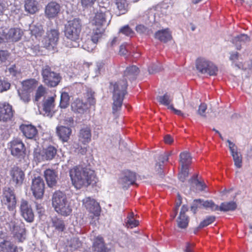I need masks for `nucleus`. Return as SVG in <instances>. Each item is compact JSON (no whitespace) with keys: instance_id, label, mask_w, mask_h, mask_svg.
I'll use <instances>...</instances> for the list:
<instances>
[{"instance_id":"f257e3e1","label":"nucleus","mask_w":252,"mask_h":252,"mask_svg":"<svg viewBox=\"0 0 252 252\" xmlns=\"http://www.w3.org/2000/svg\"><path fill=\"white\" fill-rule=\"evenodd\" d=\"M139 69L135 65L126 67L124 72L123 79L121 80L113 85V113L119 111L122 107L124 96L126 94L127 86V79L132 81L136 78L139 73Z\"/></svg>"},{"instance_id":"f03ea898","label":"nucleus","mask_w":252,"mask_h":252,"mask_svg":"<svg viewBox=\"0 0 252 252\" xmlns=\"http://www.w3.org/2000/svg\"><path fill=\"white\" fill-rule=\"evenodd\" d=\"M69 175L72 185L77 189L94 185L96 182L94 171L87 168L75 166L70 170Z\"/></svg>"},{"instance_id":"7ed1b4c3","label":"nucleus","mask_w":252,"mask_h":252,"mask_svg":"<svg viewBox=\"0 0 252 252\" xmlns=\"http://www.w3.org/2000/svg\"><path fill=\"white\" fill-rule=\"evenodd\" d=\"M81 28L82 24L79 18L70 20L65 25L64 35L69 40L66 45L67 47L76 48L80 46Z\"/></svg>"},{"instance_id":"20e7f679","label":"nucleus","mask_w":252,"mask_h":252,"mask_svg":"<svg viewBox=\"0 0 252 252\" xmlns=\"http://www.w3.org/2000/svg\"><path fill=\"white\" fill-rule=\"evenodd\" d=\"M52 205L55 210L62 216H69L72 212L69 199L65 194L61 191H57L53 194Z\"/></svg>"},{"instance_id":"39448f33","label":"nucleus","mask_w":252,"mask_h":252,"mask_svg":"<svg viewBox=\"0 0 252 252\" xmlns=\"http://www.w3.org/2000/svg\"><path fill=\"white\" fill-rule=\"evenodd\" d=\"M41 74L43 82L50 87L57 86L61 79L59 74L52 71L48 65H46L42 68Z\"/></svg>"},{"instance_id":"423d86ee","label":"nucleus","mask_w":252,"mask_h":252,"mask_svg":"<svg viewBox=\"0 0 252 252\" xmlns=\"http://www.w3.org/2000/svg\"><path fill=\"white\" fill-rule=\"evenodd\" d=\"M195 65L197 70L202 74L216 75L218 72L217 67L212 62L205 58H198Z\"/></svg>"},{"instance_id":"0eeeda50","label":"nucleus","mask_w":252,"mask_h":252,"mask_svg":"<svg viewBox=\"0 0 252 252\" xmlns=\"http://www.w3.org/2000/svg\"><path fill=\"white\" fill-rule=\"evenodd\" d=\"M57 244L58 252H70L76 250L82 245V242L78 237H68Z\"/></svg>"},{"instance_id":"6e6552de","label":"nucleus","mask_w":252,"mask_h":252,"mask_svg":"<svg viewBox=\"0 0 252 252\" xmlns=\"http://www.w3.org/2000/svg\"><path fill=\"white\" fill-rule=\"evenodd\" d=\"M57 154V149L50 146L42 150H36L34 152V158L38 162L50 160L53 159Z\"/></svg>"},{"instance_id":"1a4fd4ad","label":"nucleus","mask_w":252,"mask_h":252,"mask_svg":"<svg viewBox=\"0 0 252 252\" xmlns=\"http://www.w3.org/2000/svg\"><path fill=\"white\" fill-rule=\"evenodd\" d=\"M3 201L7 207L9 211L11 212L14 216L15 214L16 199L14 190L10 188H5L3 191Z\"/></svg>"},{"instance_id":"9d476101","label":"nucleus","mask_w":252,"mask_h":252,"mask_svg":"<svg viewBox=\"0 0 252 252\" xmlns=\"http://www.w3.org/2000/svg\"><path fill=\"white\" fill-rule=\"evenodd\" d=\"M59 34L58 30L56 29H51L48 31L41 41L44 47L48 49H53L59 41Z\"/></svg>"},{"instance_id":"9b49d317","label":"nucleus","mask_w":252,"mask_h":252,"mask_svg":"<svg viewBox=\"0 0 252 252\" xmlns=\"http://www.w3.org/2000/svg\"><path fill=\"white\" fill-rule=\"evenodd\" d=\"M45 189V184L43 179L39 176L32 179L31 190L34 197L37 200L43 198Z\"/></svg>"},{"instance_id":"f8f14e48","label":"nucleus","mask_w":252,"mask_h":252,"mask_svg":"<svg viewBox=\"0 0 252 252\" xmlns=\"http://www.w3.org/2000/svg\"><path fill=\"white\" fill-rule=\"evenodd\" d=\"M110 13L108 11L103 12L101 10L97 11L93 20H92V24L94 26V28H104L106 25L109 24L110 22V19L108 20L107 22V19L109 18Z\"/></svg>"},{"instance_id":"ddd939ff","label":"nucleus","mask_w":252,"mask_h":252,"mask_svg":"<svg viewBox=\"0 0 252 252\" xmlns=\"http://www.w3.org/2000/svg\"><path fill=\"white\" fill-rule=\"evenodd\" d=\"M10 149L11 155L19 159H22L25 155V146L22 141L19 139H14L10 143Z\"/></svg>"},{"instance_id":"4468645a","label":"nucleus","mask_w":252,"mask_h":252,"mask_svg":"<svg viewBox=\"0 0 252 252\" xmlns=\"http://www.w3.org/2000/svg\"><path fill=\"white\" fill-rule=\"evenodd\" d=\"M83 205L91 214L95 217H98L100 212V207L99 204L90 197L85 198L83 200Z\"/></svg>"},{"instance_id":"2eb2a0df","label":"nucleus","mask_w":252,"mask_h":252,"mask_svg":"<svg viewBox=\"0 0 252 252\" xmlns=\"http://www.w3.org/2000/svg\"><path fill=\"white\" fill-rule=\"evenodd\" d=\"M20 210L21 216L29 222L33 221L34 214L31 205L29 202L22 199L20 202Z\"/></svg>"},{"instance_id":"dca6fc26","label":"nucleus","mask_w":252,"mask_h":252,"mask_svg":"<svg viewBox=\"0 0 252 252\" xmlns=\"http://www.w3.org/2000/svg\"><path fill=\"white\" fill-rule=\"evenodd\" d=\"M61 9V6L59 3L55 1H51L45 7V15L49 19L55 18L58 16Z\"/></svg>"},{"instance_id":"f3484780","label":"nucleus","mask_w":252,"mask_h":252,"mask_svg":"<svg viewBox=\"0 0 252 252\" xmlns=\"http://www.w3.org/2000/svg\"><path fill=\"white\" fill-rule=\"evenodd\" d=\"M136 180L135 173L130 171L124 172L119 180V184L123 188H127L134 184Z\"/></svg>"},{"instance_id":"a211bd4d","label":"nucleus","mask_w":252,"mask_h":252,"mask_svg":"<svg viewBox=\"0 0 252 252\" xmlns=\"http://www.w3.org/2000/svg\"><path fill=\"white\" fill-rule=\"evenodd\" d=\"M12 181L16 187H20L24 180L25 174L21 168L17 166H14L10 172Z\"/></svg>"},{"instance_id":"6ab92c4d","label":"nucleus","mask_w":252,"mask_h":252,"mask_svg":"<svg viewBox=\"0 0 252 252\" xmlns=\"http://www.w3.org/2000/svg\"><path fill=\"white\" fill-rule=\"evenodd\" d=\"M43 115L51 118L54 113L55 98L53 96L48 97L43 102Z\"/></svg>"},{"instance_id":"aec40b11","label":"nucleus","mask_w":252,"mask_h":252,"mask_svg":"<svg viewBox=\"0 0 252 252\" xmlns=\"http://www.w3.org/2000/svg\"><path fill=\"white\" fill-rule=\"evenodd\" d=\"M12 106L8 103H3L0 104V121L7 122L13 117Z\"/></svg>"},{"instance_id":"412c9836","label":"nucleus","mask_w":252,"mask_h":252,"mask_svg":"<svg viewBox=\"0 0 252 252\" xmlns=\"http://www.w3.org/2000/svg\"><path fill=\"white\" fill-rule=\"evenodd\" d=\"M44 176L47 185L50 188L55 187L57 183L58 174L53 169H47L44 172Z\"/></svg>"},{"instance_id":"4be33fe9","label":"nucleus","mask_w":252,"mask_h":252,"mask_svg":"<svg viewBox=\"0 0 252 252\" xmlns=\"http://www.w3.org/2000/svg\"><path fill=\"white\" fill-rule=\"evenodd\" d=\"M56 132L59 138L63 142H67L72 132L70 127L65 126H58L56 127Z\"/></svg>"},{"instance_id":"5701e85b","label":"nucleus","mask_w":252,"mask_h":252,"mask_svg":"<svg viewBox=\"0 0 252 252\" xmlns=\"http://www.w3.org/2000/svg\"><path fill=\"white\" fill-rule=\"evenodd\" d=\"M250 41L249 36L246 34H241L238 35L231 40L232 43L235 45L236 49L240 50L242 48V46L244 45Z\"/></svg>"},{"instance_id":"b1692460","label":"nucleus","mask_w":252,"mask_h":252,"mask_svg":"<svg viewBox=\"0 0 252 252\" xmlns=\"http://www.w3.org/2000/svg\"><path fill=\"white\" fill-rule=\"evenodd\" d=\"M93 247L96 252H113V250L105 247L102 237H95Z\"/></svg>"},{"instance_id":"393cba45","label":"nucleus","mask_w":252,"mask_h":252,"mask_svg":"<svg viewBox=\"0 0 252 252\" xmlns=\"http://www.w3.org/2000/svg\"><path fill=\"white\" fill-rule=\"evenodd\" d=\"M24 7L25 11L30 14H34L39 10V3L35 0H26Z\"/></svg>"},{"instance_id":"a878e982","label":"nucleus","mask_w":252,"mask_h":252,"mask_svg":"<svg viewBox=\"0 0 252 252\" xmlns=\"http://www.w3.org/2000/svg\"><path fill=\"white\" fill-rule=\"evenodd\" d=\"M20 130L23 134L28 138H33L37 133L36 127L32 125H21Z\"/></svg>"},{"instance_id":"bb28decb","label":"nucleus","mask_w":252,"mask_h":252,"mask_svg":"<svg viewBox=\"0 0 252 252\" xmlns=\"http://www.w3.org/2000/svg\"><path fill=\"white\" fill-rule=\"evenodd\" d=\"M29 30L32 35H34L38 40L41 39L42 35L44 33L42 26L38 23L30 25Z\"/></svg>"},{"instance_id":"cd10ccee","label":"nucleus","mask_w":252,"mask_h":252,"mask_svg":"<svg viewBox=\"0 0 252 252\" xmlns=\"http://www.w3.org/2000/svg\"><path fill=\"white\" fill-rule=\"evenodd\" d=\"M91 131L89 127L86 126L79 131V140L84 144L89 143L91 140Z\"/></svg>"},{"instance_id":"c85d7f7f","label":"nucleus","mask_w":252,"mask_h":252,"mask_svg":"<svg viewBox=\"0 0 252 252\" xmlns=\"http://www.w3.org/2000/svg\"><path fill=\"white\" fill-rule=\"evenodd\" d=\"M0 248L3 252H18L19 250L23 251L21 247L17 248L11 242L6 240L0 241Z\"/></svg>"},{"instance_id":"c756f323","label":"nucleus","mask_w":252,"mask_h":252,"mask_svg":"<svg viewBox=\"0 0 252 252\" xmlns=\"http://www.w3.org/2000/svg\"><path fill=\"white\" fill-rule=\"evenodd\" d=\"M155 37L161 42L166 43L170 40L172 35L168 29L159 30L155 34Z\"/></svg>"},{"instance_id":"7c9ffc66","label":"nucleus","mask_w":252,"mask_h":252,"mask_svg":"<svg viewBox=\"0 0 252 252\" xmlns=\"http://www.w3.org/2000/svg\"><path fill=\"white\" fill-rule=\"evenodd\" d=\"M21 36L22 32L19 29L11 28L9 30L7 29V42H16L21 38Z\"/></svg>"},{"instance_id":"2f4dec72","label":"nucleus","mask_w":252,"mask_h":252,"mask_svg":"<svg viewBox=\"0 0 252 252\" xmlns=\"http://www.w3.org/2000/svg\"><path fill=\"white\" fill-rule=\"evenodd\" d=\"M71 108L73 111L78 113H84L88 109V104L84 103L82 100L76 99L71 104Z\"/></svg>"},{"instance_id":"473e14b6","label":"nucleus","mask_w":252,"mask_h":252,"mask_svg":"<svg viewBox=\"0 0 252 252\" xmlns=\"http://www.w3.org/2000/svg\"><path fill=\"white\" fill-rule=\"evenodd\" d=\"M172 154V152L164 153L163 154H160L158 157V161L156 164V169L159 174H161L162 172L163 163L165 161H167L168 157Z\"/></svg>"},{"instance_id":"72a5a7b5","label":"nucleus","mask_w":252,"mask_h":252,"mask_svg":"<svg viewBox=\"0 0 252 252\" xmlns=\"http://www.w3.org/2000/svg\"><path fill=\"white\" fill-rule=\"evenodd\" d=\"M11 225H12L11 231L13 234V236H23L26 235V230L25 228L16 225L12 219H11Z\"/></svg>"},{"instance_id":"f704fd0d","label":"nucleus","mask_w":252,"mask_h":252,"mask_svg":"<svg viewBox=\"0 0 252 252\" xmlns=\"http://www.w3.org/2000/svg\"><path fill=\"white\" fill-rule=\"evenodd\" d=\"M237 204L234 201L224 202L219 206V210L222 212L234 211L237 208Z\"/></svg>"},{"instance_id":"c9c22d12","label":"nucleus","mask_w":252,"mask_h":252,"mask_svg":"<svg viewBox=\"0 0 252 252\" xmlns=\"http://www.w3.org/2000/svg\"><path fill=\"white\" fill-rule=\"evenodd\" d=\"M105 31L104 28H94L91 39L96 43L102 37Z\"/></svg>"},{"instance_id":"e433bc0d","label":"nucleus","mask_w":252,"mask_h":252,"mask_svg":"<svg viewBox=\"0 0 252 252\" xmlns=\"http://www.w3.org/2000/svg\"><path fill=\"white\" fill-rule=\"evenodd\" d=\"M116 4L119 11L118 13L116 12L117 16L125 14L127 11L128 4L126 0H116Z\"/></svg>"},{"instance_id":"4c0bfd02","label":"nucleus","mask_w":252,"mask_h":252,"mask_svg":"<svg viewBox=\"0 0 252 252\" xmlns=\"http://www.w3.org/2000/svg\"><path fill=\"white\" fill-rule=\"evenodd\" d=\"M36 86L37 81L35 79H29L22 83V89L31 93Z\"/></svg>"},{"instance_id":"58836bf2","label":"nucleus","mask_w":252,"mask_h":252,"mask_svg":"<svg viewBox=\"0 0 252 252\" xmlns=\"http://www.w3.org/2000/svg\"><path fill=\"white\" fill-rule=\"evenodd\" d=\"M199 203L201 204V207L203 206L206 209L209 208L212 211L219 210V206L216 204L212 200H206L198 199L197 201Z\"/></svg>"},{"instance_id":"ea45409f","label":"nucleus","mask_w":252,"mask_h":252,"mask_svg":"<svg viewBox=\"0 0 252 252\" xmlns=\"http://www.w3.org/2000/svg\"><path fill=\"white\" fill-rule=\"evenodd\" d=\"M215 220V217L214 216H211L207 217L205 220H204L200 222L199 225L194 229V234L195 235L197 234L198 231L200 229L211 224V223L214 222Z\"/></svg>"},{"instance_id":"a19ab883","label":"nucleus","mask_w":252,"mask_h":252,"mask_svg":"<svg viewBox=\"0 0 252 252\" xmlns=\"http://www.w3.org/2000/svg\"><path fill=\"white\" fill-rule=\"evenodd\" d=\"M234 162V165L237 168H240L242 166V156L240 152L237 151L231 153Z\"/></svg>"},{"instance_id":"79ce46f5","label":"nucleus","mask_w":252,"mask_h":252,"mask_svg":"<svg viewBox=\"0 0 252 252\" xmlns=\"http://www.w3.org/2000/svg\"><path fill=\"white\" fill-rule=\"evenodd\" d=\"M180 162L182 167H187L191 162V157L187 152L181 153L180 155Z\"/></svg>"},{"instance_id":"37998d69","label":"nucleus","mask_w":252,"mask_h":252,"mask_svg":"<svg viewBox=\"0 0 252 252\" xmlns=\"http://www.w3.org/2000/svg\"><path fill=\"white\" fill-rule=\"evenodd\" d=\"M189 223V218L187 216L180 215L177 220V224L178 227L182 229L186 228Z\"/></svg>"},{"instance_id":"c03bdc74","label":"nucleus","mask_w":252,"mask_h":252,"mask_svg":"<svg viewBox=\"0 0 252 252\" xmlns=\"http://www.w3.org/2000/svg\"><path fill=\"white\" fill-rule=\"evenodd\" d=\"M157 100L161 104L165 106L170 105V104L172 101V98L167 93L163 95L158 96L157 97Z\"/></svg>"},{"instance_id":"a18cd8bd","label":"nucleus","mask_w":252,"mask_h":252,"mask_svg":"<svg viewBox=\"0 0 252 252\" xmlns=\"http://www.w3.org/2000/svg\"><path fill=\"white\" fill-rule=\"evenodd\" d=\"M69 96L68 93L63 92L61 94L60 106L62 108H66L69 105Z\"/></svg>"},{"instance_id":"49530a36","label":"nucleus","mask_w":252,"mask_h":252,"mask_svg":"<svg viewBox=\"0 0 252 252\" xmlns=\"http://www.w3.org/2000/svg\"><path fill=\"white\" fill-rule=\"evenodd\" d=\"M53 226L55 228L59 231H63L64 227L63 221L56 217H54L52 219Z\"/></svg>"},{"instance_id":"de8ad7c7","label":"nucleus","mask_w":252,"mask_h":252,"mask_svg":"<svg viewBox=\"0 0 252 252\" xmlns=\"http://www.w3.org/2000/svg\"><path fill=\"white\" fill-rule=\"evenodd\" d=\"M189 182L190 184L194 183L200 190H203L206 188V185L198 180L197 175H194L189 180Z\"/></svg>"},{"instance_id":"09e8293b","label":"nucleus","mask_w":252,"mask_h":252,"mask_svg":"<svg viewBox=\"0 0 252 252\" xmlns=\"http://www.w3.org/2000/svg\"><path fill=\"white\" fill-rule=\"evenodd\" d=\"M82 47L88 52L92 51L95 47V43H94L91 39H88L84 42L82 41Z\"/></svg>"},{"instance_id":"8fccbe9b","label":"nucleus","mask_w":252,"mask_h":252,"mask_svg":"<svg viewBox=\"0 0 252 252\" xmlns=\"http://www.w3.org/2000/svg\"><path fill=\"white\" fill-rule=\"evenodd\" d=\"M18 94L21 100L24 102H28L30 100V92L23 89L18 90Z\"/></svg>"},{"instance_id":"3c124183","label":"nucleus","mask_w":252,"mask_h":252,"mask_svg":"<svg viewBox=\"0 0 252 252\" xmlns=\"http://www.w3.org/2000/svg\"><path fill=\"white\" fill-rule=\"evenodd\" d=\"M126 226L127 228H132L137 226L139 224V221L131 217H127L125 222Z\"/></svg>"},{"instance_id":"603ef678","label":"nucleus","mask_w":252,"mask_h":252,"mask_svg":"<svg viewBox=\"0 0 252 252\" xmlns=\"http://www.w3.org/2000/svg\"><path fill=\"white\" fill-rule=\"evenodd\" d=\"M136 31L140 34L148 35L152 33L151 29L143 25H139L136 27Z\"/></svg>"},{"instance_id":"864d4df0","label":"nucleus","mask_w":252,"mask_h":252,"mask_svg":"<svg viewBox=\"0 0 252 252\" xmlns=\"http://www.w3.org/2000/svg\"><path fill=\"white\" fill-rule=\"evenodd\" d=\"M189 171L188 167H182L180 173L178 175V178L180 181L184 182L186 178L188 176Z\"/></svg>"},{"instance_id":"5fc2aeb1","label":"nucleus","mask_w":252,"mask_h":252,"mask_svg":"<svg viewBox=\"0 0 252 252\" xmlns=\"http://www.w3.org/2000/svg\"><path fill=\"white\" fill-rule=\"evenodd\" d=\"M161 70V67L159 63L151 65L148 69L149 74H153L158 72Z\"/></svg>"},{"instance_id":"6e6d98bb","label":"nucleus","mask_w":252,"mask_h":252,"mask_svg":"<svg viewBox=\"0 0 252 252\" xmlns=\"http://www.w3.org/2000/svg\"><path fill=\"white\" fill-rule=\"evenodd\" d=\"M120 32L126 36L130 37L132 36L134 33L133 31H132L128 25L122 27L120 29Z\"/></svg>"},{"instance_id":"4d7b16f0","label":"nucleus","mask_w":252,"mask_h":252,"mask_svg":"<svg viewBox=\"0 0 252 252\" xmlns=\"http://www.w3.org/2000/svg\"><path fill=\"white\" fill-rule=\"evenodd\" d=\"M61 124L63 126H66L67 127H71L74 125V120L71 117H65L63 120L60 122Z\"/></svg>"},{"instance_id":"13d9d810","label":"nucleus","mask_w":252,"mask_h":252,"mask_svg":"<svg viewBox=\"0 0 252 252\" xmlns=\"http://www.w3.org/2000/svg\"><path fill=\"white\" fill-rule=\"evenodd\" d=\"M10 87V84L4 79H0V92L2 93L8 90Z\"/></svg>"},{"instance_id":"bf43d9fd","label":"nucleus","mask_w":252,"mask_h":252,"mask_svg":"<svg viewBox=\"0 0 252 252\" xmlns=\"http://www.w3.org/2000/svg\"><path fill=\"white\" fill-rule=\"evenodd\" d=\"M7 29L0 28V43L7 42Z\"/></svg>"},{"instance_id":"052dcab7","label":"nucleus","mask_w":252,"mask_h":252,"mask_svg":"<svg viewBox=\"0 0 252 252\" xmlns=\"http://www.w3.org/2000/svg\"><path fill=\"white\" fill-rule=\"evenodd\" d=\"M45 94V88L43 87L42 85L38 87L36 94L35 99L36 101H38L39 99L43 96Z\"/></svg>"},{"instance_id":"680f3d73","label":"nucleus","mask_w":252,"mask_h":252,"mask_svg":"<svg viewBox=\"0 0 252 252\" xmlns=\"http://www.w3.org/2000/svg\"><path fill=\"white\" fill-rule=\"evenodd\" d=\"M9 54L6 50H0V64L5 63L9 58Z\"/></svg>"},{"instance_id":"e2e57ef3","label":"nucleus","mask_w":252,"mask_h":252,"mask_svg":"<svg viewBox=\"0 0 252 252\" xmlns=\"http://www.w3.org/2000/svg\"><path fill=\"white\" fill-rule=\"evenodd\" d=\"M207 109V105L206 104L201 103L197 110V113L202 117H206L205 112Z\"/></svg>"},{"instance_id":"0e129e2a","label":"nucleus","mask_w":252,"mask_h":252,"mask_svg":"<svg viewBox=\"0 0 252 252\" xmlns=\"http://www.w3.org/2000/svg\"><path fill=\"white\" fill-rule=\"evenodd\" d=\"M88 94L89 95H91V96H88V97H87L88 102L91 105H94L95 103V100L94 97V92L91 89H88Z\"/></svg>"},{"instance_id":"69168bd1","label":"nucleus","mask_w":252,"mask_h":252,"mask_svg":"<svg viewBox=\"0 0 252 252\" xmlns=\"http://www.w3.org/2000/svg\"><path fill=\"white\" fill-rule=\"evenodd\" d=\"M8 71L12 76H16L20 73L19 68L15 65H13L10 67L8 68Z\"/></svg>"},{"instance_id":"338daca9","label":"nucleus","mask_w":252,"mask_h":252,"mask_svg":"<svg viewBox=\"0 0 252 252\" xmlns=\"http://www.w3.org/2000/svg\"><path fill=\"white\" fill-rule=\"evenodd\" d=\"M35 207L38 214L40 216H42L44 213V209L43 206L41 203H38L37 202H35Z\"/></svg>"},{"instance_id":"774afa93","label":"nucleus","mask_w":252,"mask_h":252,"mask_svg":"<svg viewBox=\"0 0 252 252\" xmlns=\"http://www.w3.org/2000/svg\"><path fill=\"white\" fill-rule=\"evenodd\" d=\"M75 145L78 146L77 150L76 151V153L78 154H80L82 155H85L87 152V148L85 147H82L80 146L78 144H75Z\"/></svg>"}]
</instances>
